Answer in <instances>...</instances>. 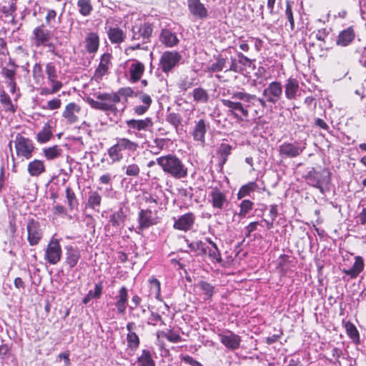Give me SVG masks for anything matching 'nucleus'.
Instances as JSON below:
<instances>
[{
	"label": "nucleus",
	"instance_id": "f257e3e1",
	"mask_svg": "<svg viewBox=\"0 0 366 366\" xmlns=\"http://www.w3.org/2000/svg\"><path fill=\"white\" fill-rule=\"evenodd\" d=\"M232 99H221V102L228 108V112L238 120L242 121L249 116V108L254 104L257 96L243 91L231 94Z\"/></svg>",
	"mask_w": 366,
	"mask_h": 366
},
{
	"label": "nucleus",
	"instance_id": "f03ea898",
	"mask_svg": "<svg viewBox=\"0 0 366 366\" xmlns=\"http://www.w3.org/2000/svg\"><path fill=\"white\" fill-rule=\"evenodd\" d=\"M132 90L130 88L121 89L117 93L97 92L94 94V96L98 100H94L91 97H87L86 102L93 109L103 112L109 111L115 113L117 110L116 104L121 101L119 94H122L126 96H130Z\"/></svg>",
	"mask_w": 366,
	"mask_h": 366
},
{
	"label": "nucleus",
	"instance_id": "7ed1b4c3",
	"mask_svg": "<svg viewBox=\"0 0 366 366\" xmlns=\"http://www.w3.org/2000/svg\"><path fill=\"white\" fill-rule=\"evenodd\" d=\"M163 172L176 179H184L188 176V169L177 156L169 154L156 159Z\"/></svg>",
	"mask_w": 366,
	"mask_h": 366
},
{
	"label": "nucleus",
	"instance_id": "20e7f679",
	"mask_svg": "<svg viewBox=\"0 0 366 366\" xmlns=\"http://www.w3.org/2000/svg\"><path fill=\"white\" fill-rule=\"evenodd\" d=\"M152 32V24L149 22L133 26L131 40L134 44L129 46V49L132 51L144 49L142 46L150 41Z\"/></svg>",
	"mask_w": 366,
	"mask_h": 366
},
{
	"label": "nucleus",
	"instance_id": "39448f33",
	"mask_svg": "<svg viewBox=\"0 0 366 366\" xmlns=\"http://www.w3.org/2000/svg\"><path fill=\"white\" fill-rule=\"evenodd\" d=\"M283 94V86L278 81L270 82L262 92V97H257V101L260 105L264 108L267 104H276L282 98Z\"/></svg>",
	"mask_w": 366,
	"mask_h": 366
},
{
	"label": "nucleus",
	"instance_id": "423d86ee",
	"mask_svg": "<svg viewBox=\"0 0 366 366\" xmlns=\"http://www.w3.org/2000/svg\"><path fill=\"white\" fill-rule=\"evenodd\" d=\"M305 178L310 186L317 188L322 194L329 190L327 186L330 182L331 176L328 169L317 171L315 168H312Z\"/></svg>",
	"mask_w": 366,
	"mask_h": 366
},
{
	"label": "nucleus",
	"instance_id": "0eeeda50",
	"mask_svg": "<svg viewBox=\"0 0 366 366\" xmlns=\"http://www.w3.org/2000/svg\"><path fill=\"white\" fill-rule=\"evenodd\" d=\"M139 145L127 138H118L115 144L108 149V155L112 162H119L123 159V151L134 152Z\"/></svg>",
	"mask_w": 366,
	"mask_h": 366
},
{
	"label": "nucleus",
	"instance_id": "6e6552de",
	"mask_svg": "<svg viewBox=\"0 0 366 366\" xmlns=\"http://www.w3.org/2000/svg\"><path fill=\"white\" fill-rule=\"evenodd\" d=\"M14 143L17 156L23 157L26 159L31 158L35 147L31 139L18 134Z\"/></svg>",
	"mask_w": 366,
	"mask_h": 366
},
{
	"label": "nucleus",
	"instance_id": "1a4fd4ad",
	"mask_svg": "<svg viewBox=\"0 0 366 366\" xmlns=\"http://www.w3.org/2000/svg\"><path fill=\"white\" fill-rule=\"evenodd\" d=\"M27 240L31 246L37 245L43 237V229L39 221L31 218L26 224Z\"/></svg>",
	"mask_w": 366,
	"mask_h": 366
},
{
	"label": "nucleus",
	"instance_id": "9d476101",
	"mask_svg": "<svg viewBox=\"0 0 366 366\" xmlns=\"http://www.w3.org/2000/svg\"><path fill=\"white\" fill-rule=\"evenodd\" d=\"M220 342L228 350L234 351L240 347L242 338L231 330H225L217 334Z\"/></svg>",
	"mask_w": 366,
	"mask_h": 366
},
{
	"label": "nucleus",
	"instance_id": "9b49d317",
	"mask_svg": "<svg viewBox=\"0 0 366 366\" xmlns=\"http://www.w3.org/2000/svg\"><path fill=\"white\" fill-rule=\"evenodd\" d=\"M61 247L58 239L52 238L46 249L44 259L50 264H57L61 257Z\"/></svg>",
	"mask_w": 366,
	"mask_h": 366
},
{
	"label": "nucleus",
	"instance_id": "f8f14e48",
	"mask_svg": "<svg viewBox=\"0 0 366 366\" xmlns=\"http://www.w3.org/2000/svg\"><path fill=\"white\" fill-rule=\"evenodd\" d=\"M182 59V55L177 51H164L160 58L159 65L162 71L167 73L172 71Z\"/></svg>",
	"mask_w": 366,
	"mask_h": 366
},
{
	"label": "nucleus",
	"instance_id": "ddd939ff",
	"mask_svg": "<svg viewBox=\"0 0 366 366\" xmlns=\"http://www.w3.org/2000/svg\"><path fill=\"white\" fill-rule=\"evenodd\" d=\"M51 38V33L44 24L36 27L32 31L31 41L36 47L48 46Z\"/></svg>",
	"mask_w": 366,
	"mask_h": 366
},
{
	"label": "nucleus",
	"instance_id": "4468645a",
	"mask_svg": "<svg viewBox=\"0 0 366 366\" xmlns=\"http://www.w3.org/2000/svg\"><path fill=\"white\" fill-rule=\"evenodd\" d=\"M195 220V215L192 212H188L178 218L174 217L173 227L177 230L187 232L192 229Z\"/></svg>",
	"mask_w": 366,
	"mask_h": 366
},
{
	"label": "nucleus",
	"instance_id": "2eb2a0df",
	"mask_svg": "<svg viewBox=\"0 0 366 366\" xmlns=\"http://www.w3.org/2000/svg\"><path fill=\"white\" fill-rule=\"evenodd\" d=\"M283 89L285 97L289 101L297 99L300 94L299 81L295 78L290 77L286 79Z\"/></svg>",
	"mask_w": 366,
	"mask_h": 366
},
{
	"label": "nucleus",
	"instance_id": "dca6fc26",
	"mask_svg": "<svg viewBox=\"0 0 366 366\" xmlns=\"http://www.w3.org/2000/svg\"><path fill=\"white\" fill-rule=\"evenodd\" d=\"M305 147H300L298 143L285 142L279 147V153L284 158H294L300 155Z\"/></svg>",
	"mask_w": 366,
	"mask_h": 366
},
{
	"label": "nucleus",
	"instance_id": "f3484780",
	"mask_svg": "<svg viewBox=\"0 0 366 366\" xmlns=\"http://www.w3.org/2000/svg\"><path fill=\"white\" fill-rule=\"evenodd\" d=\"M65 264L69 269L76 267L81 258V251L76 246L69 244L64 247Z\"/></svg>",
	"mask_w": 366,
	"mask_h": 366
},
{
	"label": "nucleus",
	"instance_id": "a211bd4d",
	"mask_svg": "<svg viewBox=\"0 0 366 366\" xmlns=\"http://www.w3.org/2000/svg\"><path fill=\"white\" fill-rule=\"evenodd\" d=\"M209 202L213 208L222 210L227 204L226 194L217 187L212 188L209 193Z\"/></svg>",
	"mask_w": 366,
	"mask_h": 366
},
{
	"label": "nucleus",
	"instance_id": "6ab92c4d",
	"mask_svg": "<svg viewBox=\"0 0 366 366\" xmlns=\"http://www.w3.org/2000/svg\"><path fill=\"white\" fill-rule=\"evenodd\" d=\"M187 6L190 14L199 19H205L208 16V11L200 0H187Z\"/></svg>",
	"mask_w": 366,
	"mask_h": 366
},
{
	"label": "nucleus",
	"instance_id": "aec40b11",
	"mask_svg": "<svg viewBox=\"0 0 366 366\" xmlns=\"http://www.w3.org/2000/svg\"><path fill=\"white\" fill-rule=\"evenodd\" d=\"M112 55L109 53H104L100 59L98 67L96 69L93 79L97 81L102 79V77L107 74L111 65Z\"/></svg>",
	"mask_w": 366,
	"mask_h": 366
},
{
	"label": "nucleus",
	"instance_id": "412c9836",
	"mask_svg": "<svg viewBox=\"0 0 366 366\" xmlns=\"http://www.w3.org/2000/svg\"><path fill=\"white\" fill-rule=\"evenodd\" d=\"M139 229L144 230L152 225L157 224V218L153 216L149 209H142L138 216Z\"/></svg>",
	"mask_w": 366,
	"mask_h": 366
},
{
	"label": "nucleus",
	"instance_id": "4be33fe9",
	"mask_svg": "<svg viewBox=\"0 0 366 366\" xmlns=\"http://www.w3.org/2000/svg\"><path fill=\"white\" fill-rule=\"evenodd\" d=\"M126 124L129 129L137 131H147L153 127V122L152 118L147 117L143 119H129L126 121Z\"/></svg>",
	"mask_w": 366,
	"mask_h": 366
},
{
	"label": "nucleus",
	"instance_id": "5701e85b",
	"mask_svg": "<svg viewBox=\"0 0 366 366\" xmlns=\"http://www.w3.org/2000/svg\"><path fill=\"white\" fill-rule=\"evenodd\" d=\"M208 127L209 124L206 123L205 120L202 119L196 122L192 130L194 140L199 142L202 147L205 144V134Z\"/></svg>",
	"mask_w": 366,
	"mask_h": 366
},
{
	"label": "nucleus",
	"instance_id": "b1692460",
	"mask_svg": "<svg viewBox=\"0 0 366 366\" xmlns=\"http://www.w3.org/2000/svg\"><path fill=\"white\" fill-rule=\"evenodd\" d=\"M81 111L79 105L74 102L69 103L62 113V117L66 119V122L71 124L78 122V114Z\"/></svg>",
	"mask_w": 366,
	"mask_h": 366
},
{
	"label": "nucleus",
	"instance_id": "393cba45",
	"mask_svg": "<svg viewBox=\"0 0 366 366\" xmlns=\"http://www.w3.org/2000/svg\"><path fill=\"white\" fill-rule=\"evenodd\" d=\"M355 32L352 26H349L341 31L337 38L336 44L340 46L350 45L355 38Z\"/></svg>",
	"mask_w": 366,
	"mask_h": 366
},
{
	"label": "nucleus",
	"instance_id": "a878e982",
	"mask_svg": "<svg viewBox=\"0 0 366 366\" xmlns=\"http://www.w3.org/2000/svg\"><path fill=\"white\" fill-rule=\"evenodd\" d=\"M107 34L112 44H121L126 38L125 32L118 26H107Z\"/></svg>",
	"mask_w": 366,
	"mask_h": 366
},
{
	"label": "nucleus",
	"instance_id": "bb28decb",
	"mask_svg": "<svg viewBox=\"0 0 366 366\" xmlns=\"http://www.w3.org/2000/svg\"><path fill=\"white\" fill-rule=\"evenodd\" d=\"M159 41L167 47H174L177 46L179 41L175 33H173L168 29L162 30Z\"/></svg>",
	"mask_w": 366,
	"mask_h": 366
},
{
	"label": "nucleus",
	"instance_id": "cd10ccee",
	"mask_svg": "<svg viewBox=\"0 0 366 366\" xmlns=\"http://www.w3.org/2000/svg\"><path fill=\"white\" fill-rule=\"evenodd\" d=\"M127 214L123 207H120L109 217V223L116 229L124 227Z\"/></svg>",
	"mask_w": 366,
	"mask_h": 366
},
{
	"label": "nucleus",
	"instance_id": "c85d7f7f",
	"mask_svg": "<svg viewBox=\"0 0 366 366\" xmlns=\"http://www.w3.org/2000/svg\"><path fill=\"white\" fill-rule=\"evenodd\" d=\"M27 172L31 177H39L46 172V167L44 161L34 159L27 165Z\"/></svg>",
	"mask_w": 366,
	"mask_h": 366
},
{
	"label": "nucleus",
	"instance_id": "c756f323",
	"mask_svg": "<svg viewBox=\"0 0 366 366\" xmlns=\"http://www.w3.org/2000/svg\"><path fill=\"white\" fill-rule=\"evenodd\" d=\"M99 46V37L95 32L89 33L85 38V48L89 54H95Z\"/></svg>",
	"mask_w": 366,
	"mask_h": 366
},
{
	"label": "nucleus",
	"instance_id": "7c9ffc66",
	"mask_svg": "<svg viewBox=\"0 0 366 366\" xmlns=\"http://www.w3.org/2000/svg\"><path fill=\"white\" fill-rule=\"evenodd\" d=\"M117 301L115 306L119 314H124L127 309L128 302V293L126 287L123 286L120 288L119 294L117 296Z\"/></svg>",
	"mask_w": 366,
	"mask_h": 366
},
{
	"label": "nucleus",
	"instance_id": "2f4dec72",
	"mask_svg": "<svg viewBox=\"0 0 366 366\" xmlns=\"http://www.w3.org/2000/svg\"><path fill=\"white\" fill-rule=\"evenodd\" d=\"M355 261L352 267L349 269H344L342 270L343 273L349 275L351 278H356L359 274L364 269V260L362 257L357 256L355 257Z\"/></svg>",
	"mask_w": 366,
	"mask_h": 366
},
{
	"label": "nucleus",
	"instance_id": "473e14b6",
	"mask_svg": "<svg viewBox=\"0 0 366 366\" xmlns=\"http://www.w3.org/2000/svg\"><path fill=\"white\" fill-rule=\"evenodd\" d=\"M144 71V64L138 61L133 62L129 67L130 79L133 82L138 81Z\"/></svg>",
	"mask_w": 366,
	"mask_h": 366
},
{
	"label": "nucleus",
	"instance_id": "72a5a7b5",
	"mask_svg": "<svg viewBox=\"0 0 366 366\" xmlns=\"http://www.w3.org/2000/svg\"><path fill=\"white\" fill-rule=\"evenodd\" d=\"M45 72L49 84L63 86V84L58 80V75L55 65L50 62L46 64Z\"/></svg>",
	"mask_w": 366,
	"mask_h": 366
},
{
	"label": "nucleus",
	"instance_id": "f704fd0d",
	"mask_svg": "<svg viewBox=\"0 0 366 366\" xmlns=\"http://www.w3.org/2000/svg\"><path fill=\"white\" fill-rule=\"evenodd\" d=\"M206 240L210 244V247L207 246V254H208V256L212 259H214L217 262H222L221 253H220L217 244L213 241H212V239L209 238H207Z\"/></svg>",
	"mask_w": 366,
	"mask_h": 366
},
{
	"label": "nucleus",
	"instance_id": "c9c22d12",
	"mask_svg": "<svg viewBox=\"0 0 366 366\" xmlns=\"http://www.w3.org/2000/svg\"><path fill=\"white\" fill-rule=\"evenodd\" d=\"M192 97L194 102L202 104L207 103L209 99L207 92L202 87L194 89L192 91Z\"/></svg>",
	"mask_w": 366,
	"mask_h": 366
},
{
	"label": "nucleus",
	"instance_id": "e433bc0d",
	"mask_svg": "<svg viewBox=\"0 0 366 366\" xmlns=\"http://www.w3.org/2000/svg\"><path fill=\"white\" fill-rule=\"evenodd\" d=\"M137 362L139 366H155L149 350H143L142 355L137 357Z\"/></svg>",
	"mask_w": 366,
	"mask_h": 366
},
{
	"label": "nucleus",
	"instance_id": "4c0bfd02",
	"mask_svg": "<svg viewBox=\"0 0 366 366\" xmlns=\"http://www.w3.org/2000/svg\"><path fill=\"white\" fill-rule=\"evenodd\" d=\"M232 147L228 144H222L217 150V155L219 159V165L223 166L227 160L228 156L231 154Z\"/></svg>",
	"mask_w": 366,
	"mask_h": 366
},
{
	"label": "nucleus",
	"instance_id": "58836bf2",
	"mask_svg": "<svg viewBox=\"0 0 366 366\" xmlns=\"http://www.w3.org/2000/svg\"><path fill=\"white\" fill-rule=\"evenodd\" d=\"M62 149L58 146L46 147L43 149L44 156L47 160H53L61 155Z\"/></svg>",
	"mask_w": 366,
	"mask_h": 366
},
{
	"label": "nucleus",
	"instance_id": "ea45409f",
	"mask_svg": "<svg viewBox=\"0 0 366 366\" xmlns=\"http://www.w3.org/2000/svg\"><path fill=\"white\" fill-rule=\"evenodd\" d=\"M52 137V132L49 124L44 126L43 129L37 134L36 140L41 144H44L50 140Z\"/></svg>",
	"mask_w": 366,
	"mask_h": 366
},
{
	"label": "nucleus",
	"instance_id": "a19ab883",
	"mask_svg": "<svg viewBox=\"0 0 366 366\" xmlns=\"http://www.w3.org/2000/svg\"><path fill=\"white\" fill-rule=\"evenodd\" d=\"M102 196L97 192H91L89 194L86 205L89 208L97 209L101 205Z\"/></svg>",
	"mask_w": 366,
	"mask_h": 366
},
{
	"label": "nucleus",
	"instance_id": "79ce46f5",
	"mask_svg": "<svg viewBox=\"0 0 366 366\" xmlns=\"http://www.w3.org/2000/svg\"><path fill=\"white\" fill-rule=\"evenodd\" d=\"M257 188L258 185L257 184L256 182H250L247 184H244L241 187L237 193V198L240 199L246 196H248L252 192L255 191Z\"/></svg>",
	"mask_w": 366,
	"mask_h": 366
},
{
	"label": "nucleus",
	"instance_id": "37998d69",
	"mask_svg": "<svg viewBox=\"0 0 366 366\" xmlns=\"http://www.w3.org/2000/svg\"><path fill=\"white\" fill-rule=\"evenodd\" d=\"M150 285V295H154V297L158 300L161 299V284L160 282L155 277H152L149 280Z\"/></svg>",
	"mask_w": 366,
	"mask_h": 366
},
{
	"label": "nucleus",
	"instance_id": "c03bdc74",
	"mask_svg": "<svg viewBox=\"0 0 366 366\" xmlns=\"http://www.w3.org/2000/svg\"><path fill=\"white\" fill-rule=\"evenodd\" d=\"M197 287L205 295L204 300L211 299L214 293V287L207 282L200 281L198 283Z\"/></svg>",
	"mask_w": 366,
	"mask_h": 366
},
{
	"label": "nucleus",
	"instance_id": "a18cd8bd",
	"mask_svg": "<svg viewBox=\"0 0 366 366\" xmlns=\"http://www.w3.org/2000/svg\"><path fill=\"white\" fill-rule=\"evenodd\" d=\"M191 251L198 252L199 255H205L207 252V245L202 241H195L188 243Z\"/></svg>",
	"mask_w": 366,
	"mask_h": 366
},
{
	"label": "nucleus",
	"instance_id": "49530a36",
	"mask_svg": "<svg viewBox=\"0 0 366 366\" xmlns=\"http://www.w3.org/2000/svg\"><path fill=\"white\" fill-rule=\"evenodd\" d=\"M77 6L79 13L84 16H89L93 9L91 0H78Z\"/></svg>",
	"mask_w": 366,
	"mask_h": 366
},
{
	"label": "nucleus",
	"instance_id": "de8ad7c7",
	"mask_svg": "<svg viewBox=\"0 0 366 366\" xmlns=\"http://www.w3.org/2000/svg\"><path fill=\"white\" fill-rule=\"evenodd\" d=\"M226 62V59L222 57L221 56H218V57L216 59V61L210 64L207 66V71L209 72L221 71L225 67Z\"/></svg>",
	"mask_w": 366,
	"mask_h": 366
},
{
	"label": "nucleus",
	"instance_id": "09e8293b",
	"mask_svg": "<svg viewBox=\"0 0 366 366\" xmlns=\"http://www.w3.org/2000/svg\"><path fill=\"white\" fill-rule=\"evenodd\" d=\"M166 121L177 131L179 127L182 124V117L179 113L169 112L166 115Z\"/></svg>",
	"mask_w": 366,
	"mask_h": 366
},
{
	"label": "nucleus",
	"instance_id": "8fccbe9b",
	"mask_svg": "<svg viewBox=\"0 0 366 366\" xmlns=\"http://www.w3.org/2000/svg\"><path fill=\"white\" fill-rule=\"evenodd\" d=\"M169 139L156 138L153 140V144L151 146L153 152L155 154H159L162 150L164 149L169 142Z\"/></svg>",
	"mask_w": 366,
	"mask_h": 366
},
{
	"label": "nucleus",
	"instance_id": "3c124183",
	"mask_svg": "<svg viewBox=\"0 0 366 366\" xmlns=\"http://www.w3.org/2000/svg\"><path fill=\"white\" fill-rule=\"evenodd\" d=\"M66 198L67 199L68 207L70 210H73L78 206V201L74 191L69 187L66 188Z\"/></svg>",
	"mask_w": 366,
	"mask_h": 366
},
{
	"label": "nucleus",
	"instance_id": "603ef678",
	"mask_svg": "<svg viewBox=\"0 0 366 366\" xmlns=\"http://www.w3.org/2000/svg\"><path fill=\"white\" fill-rule=\"evenodd\" d=\"M127 346L135 351L139 346V338L135 332H128L127 335Z\"/></svg>",
	"mask_w": 366,
	"mask_h": 366
},
{
	"label": "nucleus",
	"instance_id": "864d4df0",
	"mask_svg": "<svg viewBox=\"0 0 366 366\" xmlns=\"http://www.w3.org/2000/svg\"><path fill=\"white\" fill-rule=\"evenodd\" d=\"M32 76L36 84L43 82L44 79V71L40 64L36 63L32 69Z\"/></svg>",
	"mask_w": 366,
	"mask_h": 366
},
{
	"label": "nucleus",
	"instance_id": "5fc2aeb1",
	"mask_svg": "<svg viewBox=\"0 0 366 366\" xmlns=\"http://www.w3.org/2000/svg\"><path fill=\"white\" fill-rule=\"evenodd\" d=\"M122 169L125 171V174L129 177H137L140 174V168L137 164L124 165Z\"/></svg>",
	"mask_w": 366,
	"mask_h": 366
},
{
	"label": "nucleus",
	"instance_id": "6e6d98bb",
	"mask_svg": "<svg viewBox=\"0 0 366 366\" xmlns=\"http://www.w3.org/2000/svg\"><path fill=\"white\" fill-rule=\"evenodd\" d=\"M0 102L6 111L14 112L11 99L4 92L0 94Z\"/></svg>",
	"mask_w": 366,
	"mask_h": 366
},
{
	"label": "nucleus",
	"instance_id": "4d7b16f0",
	"mask_svg": "<svg viewBox=\"0 0 366 366\" xmlns=\"http://www.w3.org/2000/svg\"><path fill=\"white\" fill-rule=\"evenodd\" d=\"M331 352L333 358L328 359V361L336 366H341V362L339 359L343 356L342 350L338 347H334Z\"/></svg>",
	"mask_w": 366,
	"mask_h": 366
},
{
	"label": "nucleus",
	"instance_id": "13d9d810",
	"mask_svg": "<svg viewBox=\"0 0 366 366\" xmlns=\"http://www.w3.org/2000/svg\"><path fill=\"white\" fill-rule=\"evenodd\" d=\"M345 328L347 335L352 338L353 340H359V332L356 328V327L351 322H348L345 325Z\"/></svg>",
	"mask_w": 366,
	"mask_h": 366
},
{
	"label": "nucleus",
	"instance_id": "bf43d9fd",
	"mask_svg": "<svg viewBox=\"0 0 366 366\" xmlns=\"http://www.w3.org/2000/svg\"><path fill=\"white\" fill-rule=\"evenodd\" d=\"M162 336L167 340L173 343H177L182 341V337L179 334L169 330L167 332H162Z\"/></svg>",
	"mask_w": 366,
	"mask_h": 366
},
{
	"label": "nucleus",
	"instance_id": "052dcab7",
	"mask_svg": "<svg viewBox=\"0 0 366 366\" xmlns=\"http://www.w3.org/2000/svg\"><path fill=\"white\" fill-rule=\"evenodd\" d=\"M253 203L248 199H244L240 203L239 216L245 217L246 214L252 209Z\"/></svg>",
	"mask_w": 366,
	"mask_h": 366
},
{
	"label": "nucleus",
	"instance_id": "680f3d73",
	"mask_svg": "<svg viewBox=\"0 0 366 366\" xmlns=\"http://www.w3.org/2000/svg\"><path fill=\"white\" fill-rule=\"evenodd\" d=\"M285 16H286V17L287 18V19H288V21L290 22L291 30H294V29H295V21H294V17H293V13H292V10L291 3L289 1H287V2H286Z\"/></svg>",
	"mask_w": 366,
	"mask_h": 366
},
{
	"label": "nucleus",
	"instance_id": "e2e57ef3",
	"mask_svg": "<svg viewBox=\"0 0 366 366\" xmlns=\"http://www.w3.org/2000/svg\"><path fill=\"white\" fill-rule=\"evenodd\" d=\"M51 86V88L49 87H42L40 89V94L42 96H46V95H51L54 94L56 92H58L62 86H57L55 84H50Z\"/></svg>",
	"mask_w": 366,
	"mask_h": 366
},
{
	"label": "nucleus",
	"instance_id": "0e129e2a",
	"mask_svg": "<svg viewBox=\"0 0 366 366\" xmlns=\"http://www.w3.org/2000/svg\"><path fill=\"white\" fill-rule=\"evenodd\" d=\"M61 101L59 98H54L47 102L46 105L42 107L44 109L54 110L60 108Z\"/></svg>",
	"mask_w": 366,
	"mask_h": 366
},
{
	"label": "nucleus",
	"instance_id": "69168bd1",
	"mask_svg": "<svg viewBox=\"0 0 366 366\" xmlns=\"http://www.w3.org/2000/svg\"><path fill=\"white\" fill-rule=\"evenodd\" d=\"M102 292V283L99 282L95 285L94 290H89L88 292V295L92 299H98L100 297Z\"/></svg>",
	"mask_w": 366,
	"mask_h": 366
},
{
	"label": "nucleus",
	"instance_id": "338daca9",
	"mask_svg": "<svg viewBox=\"0 0 366 366\" xmlns=\"http://www.w3.org/2000/svg\"><path fill=\"white\" fill-rule=\"evenodd\" d=\"M16 9V4L15 3L11 1V2L9 3V5L8 6H4L1 9V11L6 16H12L13 14L15 12Z\"/></svg>",
	"mask_w": 366,
	"mask_h": 366
},
{
	"label": "nucleus",
	"instance_id": "774afa93",
	"mask_svg": "<svg viewBox=\"0 0 366 366\" xmlns=\"http://www.w3.org/2000/svg\"><path fill=\"white\" fill-rule=\"evenodd\" d=\"M239 64L238 60L234 58H232L230 66L229 69H227L225 71H232L237 73L242 72L243 71V68L239 66Z\"/></svg>",
	"mask_w": 366,
	"mask_h": 366
}]
</instances>
